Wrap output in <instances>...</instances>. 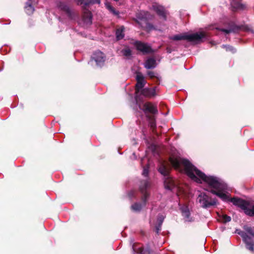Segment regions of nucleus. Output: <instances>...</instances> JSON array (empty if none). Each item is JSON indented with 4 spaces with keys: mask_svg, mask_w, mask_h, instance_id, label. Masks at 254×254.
<instances>
[{
    "mask_svg": "<svg viewBox=\"0 0 254 254\" xmlns=\"http://www.w3.org/2000/svg\"><path fill=\"white\" fill-rule=\"evenodd\" d=\"M169 161L172 166L176 170L180 169L181 166L183 165L188 176L195 182L201 184L203 181L214 190H219L223 188V184L219 181L217 178L206 176L188 159L180 157L170 156Z\"/></svg>",
    "mask_w": 254,
    "mask_h": 254,
    "instance_id": "obj_1",
    "label": "nucleus"
},
{
    "mask_svg": "<svg viewBox=\"0 0 254 254\" xmlns=\"http://www.w3.org/2000/svg\"><path fill=\"white\" fill-rule=\"evenodd\" d=\"M244 231H240L238 234L242 238L245 244L246 248L250 252L254 253V241L248 234L254 238V228L248 225L243 227Z\"/></svg>",
    "mask_w": 254,
    "mask_h": 254,
    "instance_id": "obj_2",
    "label": "nucleus"
},
{
    "mask_svg": "<svg viewBox=\"0 0 254 254\" xmlns=\"http://www.w3.org/2000/svg\"><path fill=\"white\" fill-rule=\"evenodd\" d=\"M171 168L169 165L163 162L160 163L158 167V171L165 178L164 180V186L165 189L168 190H172L176 186L174 180L169 176Z\"/></svg>",
    "mask_w": 254,
    "mask_h": 254,
    "instance_id": "obj_3",
    "label": "nucleus"
},
{
    "mask_svg": "<svg viewBox=\"0 0 254 254\" xmlns=\"http://www.w3.org/2000/svg\"><path fill=\"white\" fill-rule=\"evenodd\" d=\"M147 12L141 11L136 13V18L134 19V21L140 26L141 28L147 32L155 30V28L154 25L149 23L146 17Z\"/></svg>",
    "mask_w": 254,
    "mask_h": 254,
    "instance_id": "obj_4",
    "label": "nucleus"
},
{
    "mask_svg": "<svg viewBox=\"0 0 254 254\" xmlns=\"http://www.w3.org/2000/svg\"><path fill=\"white\" fill-rule=\"evenodd\" d=\"M206 36V33L204 32H200L199 33L196 32L191 34H178L174 35L170 38L174 41H179L182 40H186L189 42H198L201 41V40L205 38Z\"/></svg>",
    "mask_w": 254,
    "mask_h": 254,
    "instance_id": "obj_5",
    "label": "nucleus"
},
{
    "mask_svg": "<svg viewBox=\"0 0 254 254\" xmlns=\"http://www.w3.org/2000/svg\"><path fill=\"white\" fill-rule=\"evenodd\" d=\"M197 200L200 206L203 208H210L216 204V199L212 198L205 192H202L199 194Z\"/></svg>",
    "mask_w": 254,
    "mask_h": 254,
    "instance_id": "obj_6",
    "label": "nucleus"
},
{
    "mask_svg": "<svg viewBox=\"0 0 254 254\" xmlns=\"http://www.w3.org/2000/svg\"><path fill=\"white\" fill-rule=\"evenodd\" d=\"M150 187V183L147 180H142L140 182L139 190L142 194L141 200L145 205L150 194L148 189Z\"/></svg>",
    "mask_w": 254,
    "mask_h": 254,
    "instance_id": "obj_7",
    "label": "nucleus"
},
{
    "mask_svg": "<svg viewBox=\"0 0 254 254\" xmlns=\"http://www.w3.org/2000/svg\"><path fill=\"white\" fill-rule=\"evenodd\" d=\"M106 56L105 54L100 51L94 52L91 57V61H95L97 66H102L105 62Z\"/></svg>",
    "mask_w": 254,
    "mask_h": 254,
    "instance_id": "obj_8",
    "label": "nucleus"
},
{
    "mask_svg": "<svg viewBox=\"0 0 254 254\" xmlns=\"http://www.w3.org/2000/svg\"><path fill=\"white\" fill-rule=\"evenodd\" d=\"M230 201L236 206H238L242 209L244 213L246 211L248 206H250V203L249 201L237 197H234L230 198Z\"/></svg>",
    "mask_w": 254,
    "mask_h": 254,
    "instance_id": "obj_9",
    "label": "nucleus"
},
{
    "mask_svg": "<svg viewBox=\"0 0 254 254\" xmlns=\"http://www.w3.org/2000/svg\"><path fill=\"white\" fill-rule=\"evenodd\" d=\"M230 201L236 206H238L242 209L244 213L246 211L248 206H250V203L249 201L237 197H234L230 198Z\"/></svg>",
    "mask_w": 254,
    "mask_h": 254,
    "instance_id": "obj_10",
    "label": "nucleus"
},
{
    "mask_svg": "<svg viewBox=\"0 0 254 254\" xmlns=\"http://www.w3.org/2000/svg\"><path fill=\"white\" fill-rule=\"evenodd\" d=\"M134 45L137 51L141 52L143 54H147L153 52V50L150 46L141 41H135Z\"/></svg>",
    "mask_w": 254,
    "mask_h": 254,
    "instance_id": "obj_11",
    "label": "nucleus"
},
{
    "mask_svg": "<svg viewBox=\"0 0 254 254\" xmlns=\"http://www.w3.org/2000/svg\"><path fill=\"white\" fill-rule=\"evenodd\" d=\"M139 244L134 243L132 245V250L137 254H151L152 250L149 245H147L145 249L142 246H139Z\"/></svg>",
    "mask_w": 254,
    "mask_h": 254,
    "instance_id": "obj_12",
    "label": "nucleus"
},
{
    "mask_svg": "<svg viewBox=\"0 0 254 254\" xmlns=\"http://www.w3.org/2000/svg\"><path fill=\"white\" fill-rule=\"evenodd\" d=\"M136 83L135 86V93H138L141 89H142L146 82L144 77L141 72H137L136 76Z\"/></svg>",
    "mask_w": 254,
    "mask_h": 254,
    "instance_id": "obj_13",
    "label": "nucleus"
},
{
    "mask_svg": "<svg viewBox=\"0 0 254 254\" xmlns=\"http://www.w3.org/2000/svg\"><path fill=\"white\" fill-rule=\"evenodd\" d=\"M152 9L156 12L158 16L162 17L164 20H166V10L165 8L157 3L152 4Z\"/></svg>",
    "mask_w": 254,
    "mask_h": 254,
    "instance_id": "obj_14",
    "label": "nucleus"
},
{
    "mask_svg": "<svg viewBox=\"0 0 254 254\" xmlns=\"http://www.w3.org/2000/svg\"><path fill=\"white\" fill-rule=\"evenodd\" d=\"M142 111L146 115L149 113L153 115L157 114L158 113L157 106L153 105L151 102H146L143 104Z\"/></svg>",
    "mask_w": 254,
    "mask_h": 254,
    "instance_id": "obj_15",
    "label": "nucleus"
},
{
    "mask_svg": "<svg viewBox=\"0 0 254 254\" xmlns=\"http://www.w3.org/2000/svg\"><path fill=\"white\" fill-rule=\"evenodd\" d=\"M82 18L83 22L87 25H91L92 23V14L85 6H83Z\"/></svg>",
    "mask_w": 254,
    "mask_h": 254,
    "instance_id": "obj_16",
    "label": "nucleus"
},
{
    "mask_svg": "<svg viewBox=\"0 0 254 254\" xmlns=\"http://www.w3.org/2000/svg\"><path fill=\"white\" fill-rule=\"evenodd\" d=\"M57 5L59 8L61 10L64 11L69 18H72V12L69 7L65 2L60 1Z\"/></svg>",
    "mask_w": 254,
    "mask_h": 254,
    "instance_id": "obj_17",
    "label": "nucleus"
},
{
    "mask_svg": "<svg viewBox=\"0 0 254 254\" xmlns=\"http://www.w3.org/2000/svg\"><path fill=\"white\" fill-rule=\"evenodd\" d=\"M180 209L185 221L188 222L192 221V218L190 217V213L189 208L187 205H183L180 207Z\"/></svg>",
    "mask_w": 254,
    "mask_h": 254,
    "instance_id": "obj_18",
    "label": "nucleus"
},
{
    "mask_svg": "<svg viewBox=\"0 0 254 254\" xmlns=\"http://www.w3.org/2000/svg\"><path fill=\"white\" fill-rule=\"evenodd\" d=\"M156 87H154L152 88H143L141 90V94L144 96L145 97L147 98H151L152 97H153L155 96L156 95V92H155V89Z\"/></svg>",
    "mask_w": 254,
    "mask_h": 254,
    "instance_id": "obj_19",
    "label": "nucleus"
},
{
    "mask_svg": "<svg viewBox=\"0 0 254 254\" xmlns=\"http://www.w3.org/2000/svg\"><path fill=\"white\" fill-rule=\"evenodd\" d=\"M156 66V62L155 59L149 58L147 59L144 64V66L146 69H153Z\"/></svg>",
    "mask_w": 254,
    "mask_h": 254,
    "instance_id": "obj_20",
    "label": "nucleus"
},
{
    "mask_svg": "<svg viewBox=\"0 0 254 254\" xmlns=\"http://www.w3.org/2000/svg\"><path fill=\"white\" fill-rule=\"evenodd\" d=\"M209 191L211 192L212 193L215 194L216 195H217V196H218L219 197L221 198L223 200L230 201V198H229V196L227 195H226L225 193H224L222 192H221L220 191V190L216 191V190H214L213 189H211L209 190Z\"/></svg>",
    "mask_w": 254,
    "mask_h": 254,
    "instance_id": "obj_21",
    "label": "nucleus"
},
{
    "mask_svg": "<svg viewBox=\"0 0 254 254\" xmlns=\"http://www.w3.org/2000/svg\"><path fill=\"white\" fill-rule=\"evenodd\" d=\"M146 117L149 121L150 128L154 131L156 128V120L153 116L146 115Z\"/></svg>",
    "mask_w": 254,
    "mask_h": 254,
    "instance_id": "obj_22",
    "label": "nucleus"
},
{
    "mask_svg": "<svg viewBox=\"0 0 254 254\" xmlns=\"http://www.w3.org/2000/svg\"><path fill=\"white\" fill-rule=\"evenodd\" d=\"M231 5L233 8V10H237L238 9L243 10L245 8V5L244 4L241 3L240 2L236 0H233L231 2Z\"/></svg>",
    "mask_w": 254,
    "mask_h": 254,
    "instance_id": "obj_23",
    "label": "nucleus"
},
{
    "mask_svg": "<svg viewBox=\"0 0 254 254\" xmlns=\"http://www.w3.org/2000/svg\"><path fill=\"white\" fill-rule=\"evenodd\" d=\"M125 28L122 26L116 30V36L117 40H120L125 37L124 34Z\"/></svg>",
    "mask_w": 254,
    "mask_h": 254,
    "instance_id": "obj_24",
    "label": "nucleus"
},
{
    "mask_svg": "<svg viewBox=\"0 0 254 254\" xmlns=\"http://www.w3.org/2000/svg\"><path fill=\"white\" fill-rule=\"evenodd\" d=\"M25 11L28 15H31L34 11V8L32 4L27 2L25 6Z\"/></svg>",
    "mask_w": 254,
    "mask_h": 254,
    "instance_id": "obj_25",
    "label": "nucleus"
},
{
    "mask_svg": "<svg viewBox=\"0 0 254 254\" xmlns=\"http://www.w3.org/2000/svg\"><path fill=\"white\" fill-rule=\"evenodd\" d=\"M245 213L249 216L254 217V205H253L250 207H249V206H248L246 211H245Z\"/></svg>",
    "mask_w": 254,
    "mask_h": 254,
    "instance_id": "obj_26",
    "label": "nucleus"
},
{
    "mask_svg": "<svg viewBox=\"0 0 254 254\" xmlns=\"http://www.w3.org/2000/svg\"><path fill=\"white\" fill-rule=\"evenodd\" d=\"M131 209L134 211H140L142 209V205L139 203H134L131 206Z\"/></svg>",
    "mask_w": 254,
    "mask_h": 254,
    "instance_id": "obj_27",
    "label": "nucleus"
},
{
    "mask_svg": "<svg viewBox=\"0 0 254 254\" xmlns=\"http://www.w3.org/2000/svg\"><path fill=\"white\" fill-rule=\"evenodd\" d=\"M106 7L115 15H118L119 12L116 11L115 9L111 5L109 2L105 3Z\"/></svg>",
    "mask_w": 254,
    "mask_h": 254,
    "instance_id": "obj_28",
    "label": "nucleus"
},
{
    "mask_svg": "<svg viewBox=\"0 0 254 254\" xmlns=\"http://www.w3.org/2000/svg\"><path fill=\"white\" fill-rule=\"evenodd\" d=\"M95 3L100 4V0H87L84 2V5H83V6H85L86 7L89 5L90 4H94Z\"/></svg>",
    "mask_w": 254,
    "mask_h": 254,
    "instance_id": "obj_29",
    "label": "nucleus"
},
{
    "mask_svg": "<svg viewBox=\"0 0 254 254\" xmlns=\"http://www.w3.org/2000/svg\"><path fill=\"white\" fill-rule=\"evenodd\" d=\"M229 29H234V31L232 32H237L240 29V27L237 25H236L234 22H231L229 23Z\"/></svg>",
    "mask_w": 254,
    "mask_h": 254,
    "instance_id": "obj_30",
    "label": "nucleus"
},
{
    "mask_svg": "<svg viewBox=\"0 0 254 254\" xmlns=\"http://www.w3.org/2000/svg\"><path fill=\"white\" fill-rule=\"evenodd\" d=\"M122 53L126 57H129L131 55V51L128 48L123 49Z\"/></svg>",
    "mask_w": 254,
    "mask_h": 254,
    "instance_id": "obj_31",
    "label": "nucleus"
},
{
    "mask_svg": "<svg viewBox=\"0 0 254 254\" xmlns=\"http://www.w3.org/2000/svg\"><path fill=\"white\" fill-rule=\"evenodd\" d=\"M147 75L150 78H156L157 80L159 81V78L156 75V73L154 72L153 71L149 70L147 71Z\"/></svg>",
    "mask_w": 254,
    "mask_h": 254,
    "instance_id": "obj_32",
    "label": "nucleus"
},
{
    "mask_svg": "<svg viewBox=\"0 0 254 254\" xmlns=\"http://www.w3.org/2000/svg\"><path fill=\"white\" fill-rule=\"evenodd\" d=\"M221 220L223 223H225L230 222L231 220V218L227 215L223 214L221 216Z\"/></svg>",
    "mask_w": 254,
    "mask_h": 254,
    "instance_id": "obj_33",
    "label": "nucleus"
},
{
    "mask_svg": "<svg viewBox=\"0 0 254 254\" xmlns=\"http://www.w3.org/2000/svg\"><path fill=\"white\" fill-rule=\"evenodd\" d=\"M223 47L226 48L227 51L231 52L232 53H234L236 52V50L232 46L229 45H223Z\"/></svg>",
    "mask_w": 254,
    "mask_h": 254,
    "instance_id": "obj_34",
    "label": "nucleus"
},
{
    "mask_svg": "<svg viewBox=\"0 0 254 254\" xmlns=\"http://www.w3.org/2000/svg\"><path fill=\"white\" fill-rule=\"evenodd\" d=\"M220 31L223 32H225L226 34H229L230 33H232L234 31V29H225V28H222L220 29Z\"/></svg>",
    "mask_w": 254,
    "mask_h": 254,
    "instance_id": "obj_35",
    "label": "nucleus"
},
{
    "mask_svg": "<svg viewBox=\"0 0 254 254\" xmlns=\"http://www.w3.org/2000/svg\"><path fill=\"white\" fill-rule=\"evenodd\" d=\"M161 226H162V225L158 224V223L155 226V231L157 234H158L159 233V232L161 231Z\"/></svg>",
    "mask_w": 254,
    "mask_h": 254,
    "instance_id": "obj_36",
    "label": "nucleus"
},
{
    "mask_svg": "<svg viewBox=\"0 0 254 254\" xmlns=\"http://www.w3.org/2000/svg\"><path fill=\"white\" fill-rule=\"evenodd\" d=\"M163 220H164V217H163V216L161 215V216H158V218L157 219L158 224L162 225L163 223Z\"/></svg>",
    "mask_w": 254,
    "mask_h": 254,
    "instance_id": "obj_37",
    "label": "nucleus"
},
{
    "mask_svg": "<svg viewBox=\"0 0 254 254\" xmlns=\"http://www.w3.org/2000/svg\"><path fill=\"white\" fill-rule=\"evenodd\" d=\"M148 174V169L147 168H144L143 171L142 172V175L144 176H147Z\"/></svg>",
    "mask_w": 254,
    "mask_h": 254,
    "instance_id": "obj_38",
    "label": "nucleus"
},
{
    "mask_svg": "<svg viewBox=\"0 0 254 254\" xmlns=\"http://www.w3.org/2000/svg\"><path fill=\"white\" fill-rule=\"evenodd\" d=\"M87 0H77V5H82L83 4V5H84V2Z\"/></svg>",
    "mask_w": 254,
    "mask_h": 254,
    "instance_id": "obj_39",
    "label": "nucleus"
},
{
    "mask_svg": "<svg viewBox=\"0 0 254 254\" xmlns=\"http://www.w3.org/2000/svg\"><path fill=\"white\" fill-rule=\"evenodd\" d=\"M166 50H167V52L168 53H169V54L171 53L172 52V51L171 49L170 48H169V47H167L166 48Z\"/></svg>",
    "mask_w": 254,
    "mask_h": 254,
    "instance_id": "obj_40",
    "label": "nucleus"
},
{
    "mask_svg": "<svg viewBox=\"0 0 254 254\" xmlns=\"http://www.w3.org/2000/svg\"><path fill=\"white\" fill-rule=\"evenodd\" d=\"M129 197H131L133 196V192H130L128 194Z\"/></svg>",
    "mask_w": 254,
    "mask_h": 254,
    "instance_id": "obj_41",
    "label": "nucleus"
},
{
    "mask_svg": "<svg viewBox=\"0 0 254 254\" xmlns=\"http://www.w3.org/2000/svg\"><path fill=\"white\" fill-rule=\"evenodd\" d=\"M115 0V1H119V0Z\"/></svg>",
    "mask_w": 254,
    "mask_h": 254,
    "instance_id": "obj_42",
    "label": "nucleus"
}]
</instances>
